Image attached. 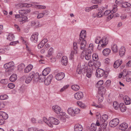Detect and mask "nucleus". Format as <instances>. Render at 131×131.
<instances>
[{"label":"nucleus","instance_id":"nucleus-1","mask_svg":"<svg viewBox=\"0 0 131 131\" xmlns=\"http://www.w3.org/2000/svg\"><path fill=\"white\" fill-rule=\"evenodd\" d=\"M86 31L85 30H82L80 32L79 38L78 40L77 43L80 44V49H84L85 47L86 42L85 39L86 37Z\"/></svg>","mask_w":131,"mask_h":131},{"label":"nucleus","instance_id":"nucleus-18","mask_svg":"<svg viewBox=\"0 0 131 131\" xmlns=\"http://www.w3.org/2000/svg\"><path fill=\"white\" fill-rule=\"evenodd\" d=\"M122 63V60H117L115 61L113 67L114 68H117L119 67Z\"/></svg>","mask_w":131,"mask_h":131},{"label":"nucleus","instance_id":"nucleus-6","mask_svg":"<svg viewBox=\"0 0 131 131\" xmlns=\"http://www.w3.org/2000/svg\"><path fill=\"white\" fill-rule=\"evenodd\" d=\"M107 72H105L102 69L100 68L98 69L96 71L95 75L96 76L98 77H102L104 75H105V76L106 77Z\"/></svg>","mask_w":131,"mask_h":131},{"label":"nucleus","instance_id":"nucleus-46","mask_svg":"<svg viewBox=\"0 0 131 131\" xmlns=\"http://www.w3.org/2000/svg\"><path fill=\"white\" fill-rule=\"evenodd\" d=\"M8 97V96L6 94L1 95L0 96V100H4L6 99Z\"/></svg>","mask_w":131,"mask_h":131},{"label":"nucleus","instance_id":"nucleus-43","mask_svg":"<svg viewBox=\"0 0 131 131\" xmlns=\"http://www.w3.org/2000/svg\"><path fill=\"white\" fill-rule=\"evenodd\" d=\"M95 63L93 61L90 60L89 61L88 64L89 67H92L94 66Z\"/></svg>","mask_w":131,"mask_h":131},{"label":"nucleus","instance_id":"nucleus-56","mask_svg":"<svg viewBox=\"0 0 131 131\" xmlns=\"http://www.w3.org/2000/svg\"><path fill=\"white\" fill-rule=\"evenodd\" d=\"M19 43V41L18 40L16 41H12L11 42L9 43L10 45L15 46L17 44Z\"/></svg>","mask_w":131,"mask_h":131},{"label":"nucleus","instance_id":"nucleus-10","mask_svg":"<svg viewBox=\"0 0 131 131\" xmlns=\"http://www.w3.org/2000/svg\"><path fill=\"white\" fill-rule=\"evenodd\" d=\"M65 77V74L63 72H60L57 74L55 76L56 79L58 80H61Z\"/></svg>","mask_w":131,"mask_h":131},{"label":"nucleus","instance_id":"nucleus-27","mask_svg":"<svg viewBox=\"0 0 131 131\" xmlns=\"http://www.w3.org/2000/svg\"><path fill=\"white\" fill-rule=\"evenodd\" d=\"M53 53V49L52 47L50 48L48 50L47 54L46 55V57L49 58L50 57Z\"/></svg>","mask_w":131,"mask_h":131},{"label":"nucleus","instance_id":"nucleus-2","mask_svg":"<svg viewBox=\"0 0 131 131\" xmlns=\"http://www.w3.org/2000/svg\"><path fill=\"white\" fill-rule=\"evenodd\" d=\"M44 122L49 126L52 127L53 124L55 125H58L59 123V121L56 118L53 117H50L48 119L45 117H43Z\"/></svg>","mask_w":131,"mask_h":131},{"label":"nucleus","instance_id":"nucleus-38","mask_svg":"<svg viewBox=\"0 0 131 131\" xmlns=\"http://www.w3.org/2000/svg\"><path fill=\"white\" fill-rule=\"evenodd\" d=\"M112 49L114 52L116 53L118 52V48L116 45H114L112 47Z\"/></svg>","mask_w":131,"mask_h":131},{"label":"nucleus","instance_id":"nucleus-3","mask_svg":"<svg viewBox=\"0 0 131 131\" xmlns=\"http://www.w3.org/2000/svg\"><path fill=\"white\" fill-rule=\"evenodd\" d=\"M38 76H39L38 73H35L34 71L31 72L30 73L29 76L26 78L25 80L26 83L27 84L31 82L33 78L35 81L37 82L38 80Z\"/></svg>","mask_w":131,"mask_h":131},{"label":"nucleus","instance_id":"nucleus-39","mask_svg":"<svg viewBox=\"0 0 131 131\" xmlns=\"http://www.w3.org/2000/svg\"><path fill=\"white\" fill-rule=\"evenodd\" d=\"M77 104L82 108H85L86 107V105L81 102L78 101L77 102Z\"/></svg>","mask_w":131,"mask_h":131},{"label":"nucleus","instance_id":"nucleus-60","mask_svg":"<svg viewBox=\"0 0 131 131\" xmlns=\"http://www.w3.org/2000/svg\"><path fill=\"white\" fill-rule=\"evenodd\" d=\"M44 45V43L41 41L38 45V47L39 49L43 47Z\"/></svg>","mask_w":131,"mask_h":131},{"label":"nucleus","instance_id":"nucleus-42","mask_svg":"<svg viewBox=\"0 0 131 131\" xmlns=\"http://www.w3.org/2000/svg\"><path fill=\"white\" fill-rule=\"evenodd\" d=\"M122 5V7L124 8H126L131 6L130 4L127 2H125L124 3L123 2Z\"/></svg>","mask_w":131,"mask_h":131},{"label":"nucleus","instance_id":"nucleus-32","mask_svg":"<svg viewBox=\"0 0 131 131\" xmlns=\"http://www.w3.org/2000/svg\"><path fill=\"white\" fill-rule=\"evenodd\" d=\"M93 45L92 43H90L88 48L87 50L85 49V51H89L90 52L92 53L93 51Z\"/></svg>","mask_w":131,"mask_h":131},{"label":"nucleus","instance_id":"nucleus-29","mask_svg":"<svg viewBox=\"0 0 131 131\" xmlns=\"http://www.w3.org/2000/svg\"><path fill=\"white\" fill-rule=\"evenodd\" d=\"M78 53L77 50H72L71 51V53L70 54V58L71 59H72L74 58L75 55L77 54Z\"/></svg>","mask_w":131,"mask_h":131},{"label":"nucleus","instance_id":"nucleus-40","mask_svg":"<svg viewBox=\"0 0 131 131\" xmlns=\"http://www.w3.org/2000/svg\"><path fill=\"white\" fill-rule=\"evenodd\" d=\"M39 22L38 21H32L31 22V25L32 26H37L39 25Z\"/></svg>","mask_w":131,"mask_h":131},{"label":"nucleus","instance_id":"nucleus-57","mask_svg":"<svg viewBox=\"0 0 131 131\" xmlns=\"http://www.w3.org/2000/svg\"><path fill=\"white\" fill-rule=\"evenodd\" d=\"M69 86V85L68 84L67 85L64 86L60 90V91L61 92H62L64 91L66 89H67L68 87Z\"/></svg>","mask_w":131,"mask_h":131},{"label":"nucleus","instance_id":"nucleus-59","mask_svg":"<svg viewBox=\"0 0 131 131\" xmlns=\"http://www.w3.org/2000/svg\"><path fill=\"white\" fill-rule=\"evenodd\" d=\"M15 86V85L12 83H9L8 85V87L11 89L13 88Z\"/></svg>","mask_w":131,"mask_h":131},{"label":"nucleus","instance_id":"nucleus-19","mask_svg":"<svg viewBox=\"0 0 131 131\" xmlns=\"http://www.w3.org/2000/svg\"><path fill=\"white\" fill-rule=\"evenodd\" d=\"M19 21L20 23V24H23L28 21V18L26 16H22L20 17L19 19Z\"/></svg>","mask_w":131,"mask_h":131},{"label":"nucleus","instance_id":"nucleus-35","mask_svg":"<svg viewBox=\"0 0 131 131\" xmlns=\"http://www.w3.org/2000/svg\"><path fill=\"white\" fill-rule=\"evenodd\" d=\"M38 78V80L37 82L39 81L40 82H43L45 80V76L43 75H39Z\"/></svg>","mask_w":131,"mask_h":131},{"label":"nucleus","instance_id":"nucleus-44","mask_svg":"<svg viewBox=\"0 0 131 131\" xmlns=\"http://www.w3.org/2000/svg\"><path fill=\"white\" fill-rule=\"evenodd\" d=\"M93 60L95 61H96L99 59L98 56L97 54L94 53L92 56Z\"/></svg>","mask_w":131,"mask_h":131},{"label":"nucleus","instance_id":"nucleus-54","mask_svg":"<svg viewBox=\"0 0 131 131\" xmlns=\"http://www.w3.org/2000/svg\"><path fill=\"white\" fill-rule=\"evenodd\" d=\"M28 130V131H39L38 129L35 127L29 128Z\"/></svg>","mask_w":131,"mask_h":131},{"label":"nucleus","instance_id":"nucleus-21","mask_svg":"<svg viewBox=\"0 0 131 131\" xmlns=\"http://www.w3.org/2000/svg\"><path fill=\"white\" fill-rule=\"evenodd\" d=\"M30 11V9L27 10H20L19 11V13L22 16L24 15V14H27L29 13Z\"/></svg>","mask_w":131,"mask_h":131},{"label":"nucleus","instance_id":"nucleus-26","mask_svg":"<svg viewBox=\"0 0 131 131\" xmlns=\"http://www.w3.org/2000/svg\"><path fill=\"white\" fill-rule=\"evenodd\" d=\"M33 66L31 64L28 65L25 68L24 70V72L25 73H28L32 69Z\"/></svg>","mask_w":131,"mask_h":131},{"label":"nucleus","instance_id":"nucleus-33","mask_svg":"<svg viewBox=\"0 0 131 131\" xmlns=\"http://www.w3.org/2000/svg\"><path fill=\"white\" fill-rule=\"evenodd\" d=\"M67 111L68 113L70 115L72 116H75V113L74 110L72 108H69Z\"/></svg>","mask_w":131,"mask_h":131},{"label":"nucleus","instance_id":"nucleus-9","mask_svg":"<svg viewBox=\"0 0 131 131\" xmlns=\"http://www.w3.org/2000/svg\"><path fill=\"white\" fill-rule=\"evenodd\" d=\"M108 42V38L107 37H104L102 38L100 40V44L101 46L104 47L107 45Z\"/></svg>","mask_w":131,"mask_h":131},{"label":"nucleus","instance_id":"nucleus-7","mask_svg":"<svg viewBox=\"0 0 131 131\" xmlns=\"http://www.w3.org/2000/svg\"><path fill=\"white\" fill-rule=\"evenodd\" d=\"M123 75V77L124 78H126V81L127 82L130 81L131 79L130 78H129L128 77L129 75L130 74H131V72L130 71L128 72L127 70L126 69L123 70L122 73Z\"/></svg>","mask_w":131,"mask_h":131},{"label":"nucleus","instance_id":"nucleus-49","mask_svg":"<svg viewBox=\"0 0 131 131\" xmlns=\"http://www.w3.org/2000/svg\"><path fill=\"white\" fill-rule=\"evenodd\" d=\"M24 66V64L19 65L18 66V70L20 71L22 70L25 67Z\"/></svg>","mask_w":131,"mask_h":131},{"label":"nucleus","instance_id":"nucleus-13","mask_svg":"<svg viewBox=\"0 0 131 131\" xmlns=\"http://www.w3.org/2000/svg\"><path fill=\"white\" fill-rule=\"evenodd\" d=\"M128 127V124L126 123H124L121 124L118 127V128L119 130L125 131V130Z\"/></svg>","mask_w":131,"mask_h":131},{"label":"nucleus","instance_id":"nucleus-22","mask_svg":"<svg viewBox=\"0 0 131 131\" xmlns=\"http://www.w3.org/2000/svg\"><path fill=\"white\" fill-rule=\"evenodd\" d=\"M125 51V48L123 46L122 47L119 51V55L121 57H122L124 55Z\"/></svg>","mask_w":131,"mask_h":131},{"label":"nucleus","instance_id":"nucleus-12","mask_svg":"<svg viewBox=\"0 0 131 131\" xmlns=\"http://www.w3.org/2000/svg\"><path fill=\"white\" fill-rule=\"evenodd\" d=\"M38 32H35L31 36L30 40L31 41L36 43L37 42L38 40Z\"/></svg>","mask_w":131,"mask_h":131},{"label":"nucleus","instance_id":"nucleus-62","mask_svg":"<svg viewBox=\"0 0 131 131\" xmlns=\"http://www.w3.org/2000/svg\"><path fill=\"white\" fill-rule=\"evenodd\" d=\"M75 113V114H78L80 112V110L78 108H76L74 110Z\"/></svg>","mask_w":131,"mask_h":131},{"label":"nucleus","instance_id":"nucleus-55","mask_svg":"<svg viewBox=\"0 0 131 131\" xmlns=\"http://www.w3.org/2000/svg\"><path fill=\"white\" fill-rule=\"evenodd\" d=\"M73 48L74 50H77L78 46L77 43L75 42H73Z\"/></svg>","mask_w":131,"mask_h":131},{"label":"nucleus","instance_id":"nucleus-16","mask_svg":"<svg viewBox=\"0 0 131 131\" xmlns=\"http://www.w3.org/2000/svg\"><path fill=\"white\" fill-rule=\"evenodd\" d=\"M52 108L53 111L57 114L59 113L61 111V108L57 105L53 106Z\"/></svg>","mask_w":131,"mask_h":131},{"label":"nucleus","instance_id":"nucleus-34","mask_svg":"<svg viewBox=\"0 0 131 131\" xmlns=\"http://www.w3.org/2000/svg\"><path fill=\"white\" fill-rule=\"evenodd\" d=\"M15 38V37L14 35L12 34H9L7 38V39L10 41L14 40Z\"/></svg>","mask_w":131,"mask_h":131},{"label":"nucleus","instance_id":"nucleus-53","mask_svg":"<svg viewBox=\"0 0 131 131\" xmlns=\"http://www.w3.org/2000/svg\"><path fill=\"white\" fill-rule=\"evenodd\" d=\"M101 38L99 37H97L95 38V42L96 44H100Z\"/></svg>","mask_w":131,"mask_h":131},{"label":"nucleus","instance_id":"nucleus-45","mask_svg":"<svg viewBox=\"0 0 131 131\" xmlns=\"http://www.w3.org/2000/svg\"><path fill=\"white\" fill-rule=\"evenodd\" d=\"M113 105L114 108L115 110L117 109L119 107V104L116 101H115L113 102Z\"/></svg>","mask_w":131,"mask_h":131},{"label":"nucleus","instance_id":"nucleus-63","mask_svg":"<svg viewBox=\"0 0 131 131\" xmlns=\"http://www.w3.org/2000/svg\"><path fill=\"white\" fill-rule=\"evenodd\" d=\"M103 13L102 12H100L96 14L97 17H101L102 16Z\"/></svg>","mask_w":131,"mask_h":131},{"label":"nucleus","instance_id":"nucleus-8","mask_svg":"<svg viewBox=\"0 0 131 131\" xmlns=\"http://www.w3.org/2000/svg\"><path fill=\"white\" fill-rule=\"evenodd\" d=\"M119 122V120L118 118L114 119L110 121L109 125L111 127H114L118 125Z\"/></svg>","mask_w":131,"mask_h":131},{"label":"nucleus","instance_id":"nucleus-41","mask_svg":"<svg viewBox=\"0 0 131 131\" xmlns=\"http://www.w3.org/2000/svg\"><path fill=\"white\" fill-rule=\"evenodd\" d=\"M99 102L100 103L102 102L103 100V97L102 94H99L97 96Z\"/></svg>","mask_w":131,"mask_h":131},{"label":"nucleus","instance_id":"nucleus-24","mask_svg":"<svg viewBox=\"0 0 131 131\" xmlns=\"http://www.w3.org/2000/svg\"><path fill=\"white\" fill-rule=\"evenodd\" d=\"M50 69L49 67L45 68L42 72V75L45 76L48 75L50 71Z\"/></svg>","mask_w":131,"mask_h":131},{"label":"nucleus","instance_id":"nucleus-52","mask_svg":"<svg viewBox=\"0 0 131 131\" xmlns=\"http://www.w3.org/2000/svg\"><path fill=\"white\" fill-rule=\"evenodd\" d=\"M27 50L30 54L31 55H34V54L33 50L31 49V48H27Z\"/></svg>","mask_w":131,"mask_h":131},{"label":"nucleus","instance_id":"nucleus-4","mask_svg":"<svg viewBox=\"0 0 131 131\" xmlns=\"http://www.w3.org/2000/svg\"><path fill=\"white\" fill-rule=\"evenodd\" d=\"M14 64L13 61L5 64L4 65V68L8 69L7 71H12L14 69Z\"/></svg>","mask_w":131,"mask_h":131},{"label":"nucleus","instance_id":"nucleus-58","mask_svg":"<svg viewBox=\"0 0 131 131\" xmlns=\"http://www.w3.org/2000/svg\"><path fill=\"white\" fill-rule=\"evenodd\" d=\"M2 117L4 119H6L8 117V115L5 112H3L2 114Z\"/></svg>","mask_w":131,"mask_h":131},{"label":"nucleus","instance_id":"nucleus-61","mask_svg":"<svg viewBox=\"0 0 131 131\" xmlns=\"http://www.w3.org/2000/svg\"><path fill=\"white\" fill-rule=\"evenodd\" d=\"M95 63L94 65V67H99L101 65V63L99 61H95Z\"/></svg>","mask_w":131,"mask_h":131},{"label":"nucleus","instance_id":"nucleus-15","mask_svg":"<svg viewBox=\"0 0 131 131\" xmlns=\"http://www.w3.org/2000/svg\"><path fill=\"white\" fill-rule=\"evenodd\" d=\"M74 131H82L83 127L81 125L77 124L74 126Z\"/></svg>","mask_w":131,"mask_h":131},{"label":"nucleus","instance_id":"nucleus-31","mask_svg":"<svg viewBox=\"0 0 131 131\" xmlns=\"http://www.w3.org/2000/svg\"><path fill=\"white\" fill-rule=\"evenodd\" d=\"M17 79V75L16 74H13L10 77V80L12 82H13L15 81Z\"/></svg>","mask_w":131,"mask_h":131},{"label":"nucleus","instance_id":"nucleus-14","mask_svg":"<svg viewBox=\"0 0 131 131\" xmlns=\"http://www.w3.org/2000/svg\"><path fill=\"white\" fill-rule=\"evenodd\" d=\"M74 96L76 99L80 100L83 97V94L82 92H79L75 93L74 94Z\"/></svg>","mask_w":131,"mask_h":131},{"label":"nucleus","instance_id":"nucleus-25","mask_svg":"<svg viewBox=\"0 0 131 131\" xmlns=\"http://www.w3.org/2000/svg\"><path fill=\"white\" fill-rule=\"evenodd\" d=\"M68 59L67 57L64 56H63L61 59V62L62 65L66 66L67 65L68 63Z\"/></svg>","mask_w":131,"mask_h":131},{"label":"nucleus","instance_id":"nucleus-47","mask_svg":"<svg viewBox=\"0 0 131 131\" xmlns=\"http://www.w3.org/2000/svg\"><path fill=\"white\" fill-rule=\"evenodd\" d=\"M96 130V126L94 124H91V131H95Z\"/></svg>","mask_w":131,"mask_h":131},{"label":"nucleus","instance_id":"nucleus-20","mask_svg":"<svg viewBox=\"0 0 131 131\" xmlns=\"http://www.w3.org/2000/svg\"><path fill=\"white\" fill-rule=\"evenodd\" d=\"M111 50L110 49L105 48L103 50L102 53L104 56H107L111 53Z\"/></svg>","mask_w":131,"mask_h":131},{"label":"nucleus","instance_id":"nucleus-28","mask_svg":"<svg viewBox=\"0 0 131 131\" xmlns=\"http://www.w3.org/2000/svg\"><path fill=\"white\" fill-rule=\"evenodd\" d=\"M121 111L123 112L125 111L126 109V107L125 105L123 103H121L119 105V107Z\"/></svg>","mask_w":131,"mask_h":131},{"label":"nucleus","instance_id":"nucleus-17","mask_svg":"<svg viewBox=\"0 0 131 131\" xmlns=\"http://www.w3.org/2000/svg\"><path fill=\"white\" fill-rule=\"evenodd\" d=\"M123 98L124 102L126 105H129L131 103V99L127 96H124Z\"/></svg>","mask_w":131,"mask_h":131},{"label":"nucleus","instance_id":"nucleus-30","mask_svg":"<svg viewBox=\"0 0 131 131\" xmlns=\"http://www.w3.org/2000/svg\"><path fill=\"white\" fill-rule=\"evenodd\" d=\"M86 69L84 68H79V66L77 68V72L78 74H80L81 73H83L84 72H85V71H86Z\"/></svg>","mask_w":131,"mask_h":131},{"label":"nucleus","instance_id":"nucleus-50","mask_svg":"<svg viewBox=\"0 0 131 131\" xmlns=\"http://www.w3.org/2000/svg\"><path fill=\"white\" fill-rule=\"evenodd\" d=\"M0 82L3 84H6L8 83V80L6 79H2L1 81Z\"/></svg>","mask_w":131,"mask_h":131},{"label":"nucleus","instance_id":"nucleus-51","mask_svg":"<svg viewBox=\"0 0 131 131\" xmlns=\"http://www.w3.org/2000/svg\"><path fill=\"white\" fill-rule=\"evenodd\" d=\"M92 72L89 70H88L87 71L86 76L89 78H90L92 74Z\"/></svg>","mask_w":131,"mask_h":131},{"label":"nucleus","instance_id":"nucleus-37","mask_svg":"<svg viewBox=\"0 0 131 131\" xmlns=\"http://www.w3.org/2000/svg\"><path fill=\"white\" fill-rule=\"evenodd\" d=\"M71 89L76 91H78L80 89L79 86L77 85H73L71 86Z\"/></svg>","mask_w":131,"mask_h":131},{"label":"nucleus","instance_id":"nucleus-5","mask_svg":"<svg viewBox=\"0 0 131 131\" xmlns=\"http://www.w3.org/2000/svg\"><path fill=\"white\" fill-rule=\"evenodd\" d=\"M83 50L81 53V56H84L85 55V58L87 60H89L91 58L92 53L85 51V47L84 49H81Z\"/></svg>","mask_w":131,"mask_h":131},{"label":"nucleus","instance_id":"nucleus-64","mask_svg":"<svg viewBox=\"0 0 131 131\" xmlns=\"http://www.w3.org/2000/svg\"><path fill=\"white\" fill-rule=\"evenodd\" d=\"M126 67H131V60H129L126 64Z\"/></svg>","mask_w":131,"mask_h":131},{"label":"nucleus","instance_id":"nucleus-23","mask_svg":"<svg viewBox=\"0 0 131 131\" xmlns=\"http://www.w3.org/2000/svg\"><path fill=\"white\" fill-rule=\"evenodd\" d=\"M18 6L21 8L23 7H29L31 6V5L27 3H20L18 5Z\"/></svg>","mask_w":131,"mask_h":131},{"label":"nucleus","instance_id":"nucleus-36","mask_svg":"<svg viewBox=\"0 0 131 131\" xmlns=\"http://www.w3.org/2000/svg\"><path fill=\"white\" fill-rule=\"evenodd\" d=\"M107 125V124H106L100 125V130H99V131H104L105 130Z\"/></svg>","mask_w":131,"mask_h":131},{"label":"nucleus","instance_id":"nucleus-11","mask_svg":"<svg viewBox=\"0 0 131 131\" xmlns=\"http://www.w3.org/2000/svg\"><path fill=\"white\" fill-rule=\"evenodd\" d=\"M53 78V76L52 74H50L48 75L46 79H45L44 80L45 84L46 85H48L50 84Z\"/></svg>","mask_w":131,"mask_h":131},{"label":"nucleus","instance_id":"nucleus-48","mask_svg":"<svg viewBox=\"0 0 131 131\" xmlns=\"http://www.w3.org/2000/svg\"><path fill=\"white\" fill-rule=\"evenodd\" d=\"M47 15V14H46V13L45 12H43L42 13H40L38 15L37 18L38 19L40 18L43 17L44 15Z\"/></svg>","mask_w":131,"mask_h":131}]
</instances>
